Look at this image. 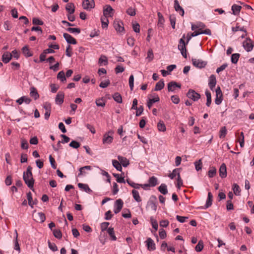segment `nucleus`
<instances>
[{
    "label": "nucleus",
    "instance_id": "21",
    "mask_svg": "<svg viewBox=\"0 0 254 254\" xmlns=\"http://www.w3.org/2000/svg\"><path fill=\"white\" fill-rule=\"evenodd\" d=\"M78 187L87 193H91L92 192L87 184L80 183L78 184Z\"/></svg>",
    "mask_w": 254,
    "mask_h": 254
},
{
    "label": "nucleus",
    "instance_id": "57",
    "mask_svg": "<svg viewBox=\"0 0 254 254\" xmlns=\"http://www.w3.org/2000/svg\"><path fill=\"white\" fill-rule=\"evenodd\" d=\"M49 248L53 252L58 251V248L55 243H51L49 240L48 242Z\"/></svg>",
    "mask_w": 254,
    "mask_h": 254
},
{
    "label": "nucleus",
    "instance_id": "10",
    "mask_svg": "<svg viewBox=\"0 0 254 254\" xmlns=\"http://www.w3.org/2000/svg\"><path fill=\"white\" fill-rule=\"evenodd\" d=\"M113 24L115 29L117 32H122L124 31L123 23L122 21L115 20Z\"/></svg>",
    "mask_w": 254,
    "mask_h": 254
},
{
    "label": "nucleus",
    "instance_id": "7",
    "mask_svg": "<svg viewBox=\"0 0 254 254\" xmlns=\"http://www.w3.org/2000/svg\"><path fill=\"white\" fill-rule=\"evenodd\" d=\"M191 61L193 65L194 66L199 68L204 67L207 64V63L206 62L203 61L202 60L200 59L192 58Z\"/></svg>",
    "mask_w": 254,
    "mask_h": 254
},
{
    "label": "nucleus",
    "instance_id": "51",
    "mask_svg": "<svg viewBox=\"0 0 254 254\" xmlns=\"http://www.w3.org/2000/svg\"><path fill=\"white\" fill-rule=\"evenodd\" d=\"M127 182L129 186L135 189H139L140 188V184H136L128 179L127 180Z\"/></svg>",
    "mask_w": 254,
    "mask_h": 254
},
{
    "label": "nucleus",
    "instance_id": "16",
    "mask_svg": "<svg viewBox=\"0 0 254 254\" xmlns=\"http://www.w3.org/2000/svg\"><path fill=\"white\" fill-rule=\"evenodd\" d=\"M219 175L222 178H225L227 177V170L225 164L223 163L219 168Z\"/></svg>",
    "mask_w": 254,
    "mask_h": 254
},
{
    "label": "nucleus",
    "instance_id": "43",
    "mask_svg": "<svg viewBox=\"0 0 254 254\" xmlns=\"http://www.w3.org/2000/svg\"><path fill=\"white\" fill-rule=\"evenodd\" d=\"M27 198L28 201L29 205L31 207H33V205L35 204V203L32 201V193L30 191L27 193Z\"/></svg>",
    "mask_w": 254,
    "mask_h": 254
},
{
    "label": "nucleus",
    "instance_id": "3",
    "mask_svg": "<svg viewBox=\"0 0 254 254\" xmlns=\"http://www.w3.org/2000/svg\"><path fill=\"white\" fill-rule=\"evenodd\" d=\"M243 47L247 52H251L254 48V42L250 38H246V40L243 42Z\"/></svg>",
    "mask_w": 254,
    "mask_h": 254
},
{
    "label": "nucleus",
    "instance_id": "19",
    "mask_svg": "<svg viewBox=\"0 0 254 254\" xmlns=\"http://www.w3.org/2000/svg\"><path fill=\"white\" fill-rule=\"evenodd\" d=\"M12 58V54L9 52H5L2 56V61L5 63H8Z\"/></svg>",
    "mask_w": 254,
    "mask_h": 254
},
{
    "label": "nucleus",
    "instance_id": "35",
    "mask_svg": "<svg viewBox=\"0 0 254 254\" xmlns=\"http://www.w3.org/2000/svg\"><path fill=\"white\" fill-rule=\"evenodd\" d=\"M91 169V167L90 166H85L79 168V173L78 174V176L80 177L85 174V172L84 171V170H90Z\"/></svg>",
    "mask_w": 254,
    "mask_h": 254
},
{
    "label": "nucleus",
    "instance_id": "58",
    "mask_svg": "<svg viewBox=\"0 0 254 254\" xmlns=\"http://www.w3.org/2000/svg\"><path fill=\"white\" fill-rule=\"evenodd\" d=\"M69 146L75 149L78 148L80 146V143L75 140H72L69 144Z\"/></svg>",
    "mask_w": 254,
    "mask_h": 254
},
{
    "label": "nucleus",
    "instance_id": "54",
    "mask_svg": "<svg viewBox=\"0 0 254 254\" xmlns=\"http://www.w3.org/2000/svg\"><path fill=\"white\" fill-rule=\"evenodd\" d=\"M66 30L71 33H76L77 34H79L80 33V29L79 28H71L69 27L66 29Z\"/></svg>",
    "mask_w": 254,
    "mask_h": 254
},
{
    "label": "nucleus",
    "instance_id": "33",
    "mask_svg": "<svg viewBox=\"0 0 254 254\" xmlns=\"http://www.w3.org/2000/svg\"><path fill=\"white\" fill-rule=\"evenodd\" d=\"M113 98L118 103H122L123 102L122 96L118 92L115 93L113 95Z\"/></svg>",
    "mask_w": 254,
    "mask_h": 254
},
{
    "label": "nucleus",
    "instance_id": "59",
    "mask_svg": "<svg viewBox=\"0 0 254 254\" xmlns=\"http://www.w3.org/2000/svg\"><path fill=\"white\" fill-rule=\"evenodd\" d=\"M72 49L70 45H68L66 48L65 55L68 57H71L72 54Z\"/></svg>",
    "mask_w": 254,
    "mask_h": 254
},
{
    "label": "nucleus",
    "instance_id": "29",
    "mask_svg": "<svg viewBox=\"0 0 254 254\" xmlns=\"http://www.w3.org/2000/svg\"><path fill=\"white\" fill-rule=\"evenodd\" d=\"M22 53L26 57H31L33 54L31 52L27 46H24L22 49Z\"/></svg>",
    "mask_w": 254,
    "mask_h": 254
},
{
    "label": "nucleus",
    "instance_id": "25",
    "mask_svg": "<svg viewBox=\"0 0 254 254\" xmlns=\"http://www.w3.org/2000/svg\"><path fill=\"white\" fill-rule=\"evenodd\" d=\"M242 6L236 4H233L232 6L231 9L232 10V13L235 15H238L241 11Z\"/></svg>",
    "mask_w": 254,
    "mask_h": 254
},
{
    "label": "nucleus",
    "instance_id": "39",
    "mask_svg": "<svg viewBox=\"0 0 254 254\" xmlns=\"http://www.w3.org/2000/svg\"><path fill=\"white\" fill-rule=\"evenodd\" d=\"M57 78L60 79L62 82L66 81V78L64 71H60L57 75Z\"/></svg>",
    "mask_w": 254,
    "mask_h": 254
},
{
    "label": "nucleus",
    "instance_id": "44",
    "mask_svg": "<svg viewBox=\"0 0 254 254\" xmlns=\"http://www.w3.org/2000/svg\"><path fill=\"white\" fill-rule=\"evenodd\" d=\"M108 63L107 58L105 56H101L99 59L98 63L100 65L103 64L104 65H106L108 64Z\"/></svg>",
    "mask_w": 254,
    "mask_h": 254
},
{
    "label": "nucleus",
    "instance_id": "34",
    "mask_svg": "<svg viewBox=\"0 0 254 254\" xmlns=\"http://www.w3.org/2000/svg\"><path fill=\"white\" fill-rule=\"evenodd\" d=\"M107 232L110 235L111 240L112 241H116L117 240V238L115 235L114 228L112 227H110L107 230Z\"/></svg>",
    "mask_w": 254,
    "mask_h": 254
},
{
    "label": "nucleus",
    "instance_id": "62",
    "mask_svg": "<svg viewBox=\"0 0 254 254\" xmlns=\"http://www.w3.org/2000/svg\"><path fill=\"white\" fill-rule=\"evenodd\" d=\"M110 84V81L108 79L105 81H102L100 83L99 86L101 88H105L107 87Z\"/></svg>",
    "mask_w": 254,
    "mask_h": 254
},
{
    "label": "nucleus",
    "instance_id": "18",
    "mask_svg": "<svg viewBox=\"0 0 254 254\" xmlns=\"http://www.w3.org/2000/svg\"><path fill=\"white\" fill-rule=\"evenodd\" d=\"M147 248L150 251H154L155 250V245L154 243V241L153 240L150 238H148L147 240L146 241Z\"/></svg>",
    "mask_w": 254,
    "mask_h": 254
},
{
    "label": "nucleus",
    "instance_id": "9",
    "mask_svg": "<svg viewBox=\"0 0 254 254\" xmlns=\"http://www.w3.org/2000/svg\"><path fill=\"white\" fill-rule=\"evenodd\" d=\"M114 12L113 8L110 5H107L103 9L104 16L107 17H112L114 15Z\"/></svg>",
    "mask_w": 254,
    "mask_h": 254
},
{
    "label": "nucleus",
    "instance_id": "30",
    "mask_svg": "<svg viewBox=\"0 0 254 254\" xmlns=\"http://www.w3.org/2000/svg\"><path fill=\"white\" fill-rule=\"evenodd\" d=\"M158 190L163 194H166L168 193L167 187L165 184H162L158 187Z\"/></svg>",
    "mask_w": 254,
    "mask_h": 254
},
{
    "label": "nucleus",
    "instance_id": "24",
    "mask_svg": "<svg viewBox=\"0 0 254 254\" xmlns=\"http://www.w3.org/2000/svg\"><path fill=\"white\" fill-rule=\"evenodd\" d=\"M35 217L36 221L40 223H43L46 219L45 215L43 212L37 213Z\"/></svg>",
    "mask_w": 254,
    "mask_h": 254
},
{
    "label": "nucleus",
    "instance_id": "11",
    "mask_svg": "<svg viewBox=\"0 0 254 254\" xmlns=\"http://www.w3.org/2000/svg\"><path fill=\"white\" fill-rule=\"evenodd\" d=\"M110 133H112V132L109 131L104 135L102 140L103 144H110L113 142V137L109 135Z\"/></svg>",
    "mask_w": 254,
    "mask_h": 254
},
{
    "label": "nucleus",
    "instance_id": "6",
    "mask_svg": "<svg viewBox=\"0 0 254 254\" xmlns=\"http://www.w3.org/2000/svg\"><path fill=\"white\" fill-rule=\"evenodd\" d=\"M82 5L84 9L90 10L94 7L95 3L94 0H84Z\"/></svg>",
    "mask_w": 254,
    "mask_h": 254
},
{
    "label": "nucleus",
    "instance_id": "8",
    "mask_svg": "<svg viewBox=\"0 0 254 254\" xmlns=\"http://www.w3.org/2000/svg\"><path fill=\"white\" fill-rule=\"evenodd\" d=\"M216 98L215 99V103L216 105H220L222 101L223 94L220 87H217L215 90Z\"/></svg>",
    "mask_w": 254,
    "mask_h": 254
},
{
    "label": "nucleus",
    "instance_id": "22",
    "mask_svg": "<svg viewBox=\"0 0 254 254\" xmlns=\"http://www.w3.org/2000/svg\"><path fill=\"white\" fill-rule=\"evenodd\" d=\"M212 200H213V195L211 192H209L208 193L207 199L206 200V203H205L204 208L206 209V208L209 207L210 206H211V205H212Z\"/></svg>",
    "mask_w": 254,
    "mask_h": 254
},
{
    "label": "nucleus",
    "instance_id": "37",
    "mask_svg": "<svg viewBox=\"0 0 254 254\" xmlns=\"http://www.w3.org/2000/svg\"><path fill=\"white\" fill-rule=\"evenodd\" d=\"M205 95H206V98H207L206 105L207 107H209L211 103V93L209 91L206 90L205 91Z\"/></svg>",
    "mask_w": 254,
    "mask_h": 254
},
{
    "label": "nucleus",
    "instance_id": "63",
    "mask_svg": "<svg viewBox=\"0 0 254 254\" xmlns=\"http://www.w3.org/2000/svg\"><path fill=\"white\" fill-rule=\"evenodd\" d=\"M33 24L38 25H42L44 22L38 18L34 17L32 20Z\"/></svg>",
    "mask_w": 254,
    "mask_h": 254
},
{
    "label": "nucleus",
    "instance_id": "23",
    "mask_svg": "<svg viewBox=\"0 0 254 254\" xmlns=\"http://www.w3.org/2000/svg\"><path fill=\"white\" fill-rule=\"evenodd\" d=\"M118 159L120 161V164L124 167H127L129 164L128 160L126 157L119 155L118 156Z\"/></svg>",
    "mask_w": 254,
    "mask_h": 254
},
{
    "label": "nucleus",
    "instance_id": "40",
    "mask_svg": "<svg viewBox=\"0 0 254 254\" xmlns=\"http://www.w3.org/2000/svg\"><path fill=\"white\" fill-rule=\"evenodd\" d=\"M112 164L113 166L118 170L119 171H122V167L121 166V164L118 161L116 160H112Z\"/></svg>",
    "mask_w": 254,
    "mask_h": 254
},
{
    "label": "nucleus",
    "instance_id": "1",
    "mask_svg": "<svg viewBox=\"0 0 254 254\" xmlns=\"http://www.w3.org/2000/svg\"><path fill=\"white\" fill-rule=\"evenodd\" d=\"M32 169L31 166L27 167L26 171L23 173V179L28 187L33 190L35 181L33 177Z\"/></svg>",
    "mask_w": 254,
    "mask_h": 254
},
{
    "label": "nucleus",
    "instance_id": "15",
    "mask_svg": "<svg viewBox=\"0 0 254 254\" xmlns=\"http://www.w3.org/2000/svg\"><path fill=\"white\" fill-rule=\"evenodd\" d=\"M216 84V79L214 75L212 74L209 78L208 85L211 90H213Z\"/></svg>",
    "mask_w": 254,
    "mask_h": 254
},
{
    "label": "nucleus",
    "instance_id": "55",
    "mask_svg": "<svg viewBox=\"0 0 254 254\" xmlns=\"http://www.w3.org/2000/svg\"><path fill=\"white\" fill-rule=\"evenodd\" d=\"M129 86L131 91H132L134 87V76L131 74L129 78Z\"/></svg>",
    "mask_w": 254,
    "mask_h": 254
},
{
    "label": "nucleus",
    "instance_id": "17",
    "mask_svg": "<svg viewBox=\"0 0 254 254\" xmlns=\"http://www.w3.org/2000/svg\"><path fill=\"white\" fill-rule=\"evenodd\" d=\"M174 8L175 10L178 12L182 16L184 15V10L183 8L180 5L178 0H174Z\"/></svg>",
    "mask_w": 254,
    "mask_h": 254
},
{
    "label": "nucleus",
    "instance_id": "27",
    "mask_svg": "<svg viewBox=\"0 0 254 254\" xmlns=\"http://www.w3.org/2000/svg\"><path fill=\"white\" fill-rule=\"evenodd\" d=\"M30 95L31 97L34 98L35 100H37L39 98V95L37 92V90L34 87H32L30 88Z\"/></svg>",
    "mask_w": 254,
    "mask_h": 254
},
{
    "label": "nucleus",
    "instance_id": "45",
    "mask_svg": "<svg viewBox=\"0 0 254 254\" xmlns=\"http://www.w3.org/2000/svg\"><path fill=\"white\" fill-rule=\"evenodd\" d=\"M101 20L102 22V26L103 28H105L108 27L109 20L108 19V17H102L101 18Z\"/></svg>",
    "mask_w": 254,
    "mask_h": 254
},
{
    "label": "nucleus",
    "instance_id": "5",
    "mask_svg": "<svg viewBox=\"0 0 254 254\" xmlns=\"http://www.w3.org/2000/svg\"><path fill=\"white\" fill-rule=\"evenodd\" d=\"M147 207L154 211L157 210L156 198L155 196H152L149 201L147 202Z\"/></svg>",
    "mask_w": 254,
    "mask_h": 254
},
{
    "label": "nucleus",
    "instance_id": "12",
    "mask_svg": "<svg viewBox=\"0 0 254 254\" xmlns=\"http://www.w3.org/2000/svg\"><path fill=\"white\" fill-rule=\"evenodd\" d=\"M63 36L67 43L70 44L75 45L77 43L76 40L73 37H72L70 34L64 33L63 34Z\"/></svg>",
    "mask_w": 254,
    "mask_h": 254
},
{
    "label": "nucleus",
    "instance_id": "61",
    "mask_svg": "<svg viewBox=\"0 0 254 254\" xmlns=\"http://www.w3.org/2000/svg\"><path fill=\"white\" fill-rule=\"evenodd\" d=\"M49 160H50V164H51L52 167L54 169H56L57 168L56 161H55V159L52 156V155H50Z\"/></svg>",
    "mask_w": 254,
    "mask_h": 254
},
{
    "label": "nucleus",
    "instance_id": "32",
    "mask_svg": "<svg viewBox=\"0 0 254 254\" xmlns=\"http://www.w3.org/2000/svg\"><path fill=\"white\" fill-rule=\"evenodd\" d=\"M157 179L155 177L152 176L149 178L148 184L151 187H154L157 185Z\"/></svg>",
    "mask_w": 254,
    "mask_h": 254
},
{
    "label": "nucleus",
    "instance_id": "47",
    "mask_svg": "<svg viewBox=\"0 0 254 254\" xmlns=\"http://www.w3.org/2000/svg\"><path fill=\"white\" fill-rule=\"evenodd\" d=\"M240 57V55L239 54H233L231 56V62L233 64L237 63Z\"/></svg>",
    "mask_w": 254,
    "mask_h": 254
},
{
    "label": "nucleus",
    "instance_id": "26",
    "mask_svg": "<svg viewBox=\"0 0 254 254\" xmlns=\"http://www.w3.org/2000/svg\"><path fill=\"white\" fill-rule=\"evenodd\" d=\"M65 9L70 14H72L75 11V7L73 3H68L66 5Z\"/></svg>",
    "mask_w": 254,
    "mask_h": 254
},
{
    "label": "nucleus",
    "instance_id": "46",
    "mask_svg": "<svg viewBox=\"0 0 254 254\" xmlns=\"http://www.w3.org/2000/svg\"><path fill=\"white\" fill-rule=\"evenodd\" d=\"M124 202L121 199H118L115 202V207L122 209L123 207Z\"/></svg>",
    "mask_w": 254,
    "mask_h": 254
},
{
    "label": "nucleus",
    "instance_id": "31",
    "mask_svg": "<svg viewBox=\"0 0 254 254\" xmlns=\"http://www.w3.org/2000/svg\"><path fill=\"white\" fill-rule=\"evenodd\" d=\"M132 196L135 200L138 202L141 201V199L139 195V192L135 190H133L131 191Z\"/></svg>",
    "mask_w": 254,
    "mask_h": 254
},
{
    "label": "nucleus",
    "instance_id": "60",
    "mask_svg": "<svg viewBox=\"0 0 254 254\" xmlns=\"http://www.w3.org/2000/svg\"><path fill=\"white\" fill-rule=\"evenodd\" d=\"M154 58L153 53L152 49H149L147 52V59L148 60V62H151Z\"/></svg>",
    "mask_w": 254,
    "mask_h": 254
},
{
    "label": "nucleus",
    "instance_id": "2",
    "mask_svg": "<svg viewBox=\"0 0 254 254\" xmlns=\"http://www.w3.org/2000/svg\"><path fill=\"white\" fill-rule=\"evenodd\" d=\"M185 34H184L182 38L180 39L179 43L178 46V49L180 51L182 55L185 58H187L186 46L188 45L187 42H185Z\"/></svg>",
    "mask_w": 254,
    "mask_h": 254
},
{
    "label": "nucleus",
    "instance_id": "41",
    "mask_svg": "<svg viewBox=\"0 0 254 254\" xmlns=\"http://www.w3.org/2000/svg\"><path fill=\"white\" fill-rule=\"evenodd\" d=\"M157 127L159 131H165L166 130L165 125L162 121H160L157 124Z\"/></svg>",
    "mask_w": 254,
    "mask_h": 254
},
{
    "label": "nucleus",
    "instance_id": "48",
    "mask_svg": "<svg viewBox=\"0 0 254 254\" xmlns=\"http://www.w3.org/2000/svg\"><path fill=\"white\" fill-rule=\"evenodd\" d=\"M127 13L131 16H133L136 14V10L135 8L129 7L126 10Z\"/></svg>",
    "mask_w": 254,
    "mask_h": 254
},
{
    "label": "nucleus",
    "instance_id": "20",
    "mask_svg": "<svg viewBox=\"0 0 254 254\" xmlns=\"http://www.w3.org/2000/svg\"><path fill=\"white\" fill-rule=\"evenodd\" d=\"M160 100L159 96L156 95L154 96V97L152 99H149L147 102V106L149 109H150L152 106L153 103L158 102Z\"/></svg>",
    "mask_w": 254,
    "mask_h": 254
},
{
    "label": "nucleus",
    "instance_id": "4",
    "mask_svg": "<svg viewBox=\"0 0 254 254\" xmlns=\"http://www.w3.org/2000/svg\"><path fill=\"white\" fill-rule=\"evenodd\" d=\"M187 96L193 101H196L200 98V95L192 89H190L189 90Z\"/></svg>",
    "mask_w": 254,
    "mask_h": 254
},
{
    "label": "nucleus",
    "instance_id": "38",
    "mask_svg": "<svg viewBox=\"0 0 254 254\" xmlns=\"http://www.w3.org/2000/svg\"><path fill=\"white\" fill-rule=\"evenodd\" d=\"M203 248H204L203 242L202 240H200L198 241V244L195 246V250L197 252H200L203 250Z\"/></svg>",
    "mask_w": 254,
    "mask_h": 254
},
{
    "label": "nucleus",
    "instance_id": "53",
    "mask_svg": "<svg viewBox=\"0 0 254 254\" xmlns=\"http://www.w3.org/2000/svg\"><path fill=\"white\" fill-rule=\"evenodd\" d=\"M227 134V129L226 127H221L220 130L219 137L220 138H224Z\"/></svg>",
    "mask_w": 254,
    "mask_h": 254
},
{
    "label": "nucleus",
    "instance_id": "14",
    "mask_svg": "<svg viewBox=\"0 0 254 254\" xmlns=\"http://www.w3.org/2000/svg\"><path fill=\"white\" fill-rule=\"evenodd\" d=\"M64 95L63 92H59L56 95L55 102L56 104L61 105L63 103L64 100Z\"/></svg>",
    "mask_w": 254,
    "mask_h": 254
},
{
    "label": "nucleus",
    "instance_id": "28",
    "mask_svg": "<svg viewBox=\"0 0 254 254\" xmlns=\"http://www.w3.org/2000/svg\"><path fill=\"white\" fill-rule=\"evenodd\" d=\"M164 82L163 79L159 81L155 85L154 91H160L162 90L164 87Z\"/></svg>",
    "mask_w": 254,
    "mask_h": 254
},
{
    "label": "nucleus",
    "instance_id": "50",
    "mask_svg": "<svg viewBox=\"0 0 254 254\" xmlns=\"http://www.w3.org/2000/svg\"><path fill=\"white\" fill-rule=\"evenodd\" d=\"M233 190L235 195H239L240 194L241 190L239 186L237 184L233 185Z\"/></svg>",
    "mask_w": 254,
    "mask_h": 254
},
{
    "label": "nucleus",
    "instance_id": "49",
    "mask_svg": "<svg viewBox=\"0 0 254 254\" xmlns=\"http://www.w3.org/2000/svg\"><path fill=\"white\" fill-rule=\"evenodd\" d=\"M53 232L55 238L58 239H61L62 238V233L60 230L54 229L53 230Z\"/></svg>",
    "mask_w": 254,
    "mask_h": 254
},
{
    "label": "nucleus",
    "instance_id": "56",
    "mask_svg": "<svg viewBox=\"0 0 254 254\" xmlns=\"http://www.w3.org/2000/svg\"><path fill=\"white\" fill-rule=\"evenodd\" d=\"M194 165L196 171H198L201 170L202 163L201 159H199L198 161L195 162Z\"/></svg>",
    "mask_w": 254,
    "mask_h": 254
},
{
    "label": "nucleus",
    "instance_id": "13",
    "mask_svg": "<svg viewBox=\"0 0 254 254\" xmlns=\"http://www.w3.org/2000/svg\"><path fill=\"white\" fill-rule=\"evenodd\" d=\"M181 85L175 81H171L168 84V90L169 91H174L176 87L180 88Z\"/></svg>",
    "mask_w": 254,
    "mask_h": 254
},
{
    "label": "nucleus",
    "instance_id": "64",
    "mask_svg": "<svg viewBox=\"0 0 254 254\" xmlns=\"http://www.w3.org/2000/svg\"><path fill=\"white\" fill-rule=\"evenodd\" d=\"M115 70L116 73L118 74V73H121V72H123V71H124L125 68L123 66L118 65L116 67Z\"/></svg>",
    "mask_w": 254,
    "mask_h": 254
},
{
    "label": "nucleus",
    "instance_id": "52",
    "mask_svg": "<svg viewBox=\"0 0 254 254\" xmlns=\"http://www.w3.org/2000/svg\"><path fill=\"white\" fill-rule=\"evenodd\" d=\"M216 173V169L215 167L210 168L208 172V175L209 178H213L214 177Z\"/></svg>",
    "mask_w": 254,
    "mask_h": 254
},
{
    "label": "nucleus",
    "instance_id": "36",
    "mask_svg": "<svg viewBox=\"0 0 254 254\" xmlns=\"http://www.w3.org/2000/svg\"><path fill=\"white\" fill-rule=\"evenodd\" d=\"M157 15L158 16V26L163 27L164 22L165 21L164 18L162 14L160 12H158Z\"/></svg>",
    "mask_w": 254,
    "mask_h": 254
},
{
    "label": "nucleus",
    "instance_id": "42",
    "mask_svg": "<svg viewBox=\"0 0 254 254\" xmlns=\"http://www.w3.org/2000/svg\"><path fill=\"white\" fill-rule=\"evenodd\" d=\"M179 171L180 169L179 168L175 169L173 171L172 173L168 175V177L171 179H173L176 176H177V177H178V174H180Z\"/></svg>",
    "mask_w": 254,
    "mask_h": 254
}]
</instances>
